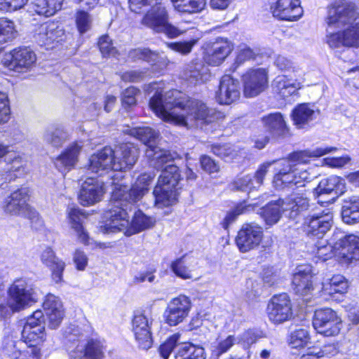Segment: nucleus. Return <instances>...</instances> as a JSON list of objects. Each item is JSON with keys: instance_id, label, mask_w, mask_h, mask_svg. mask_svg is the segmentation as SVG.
Segmentation results:
<instances>
[{"instance_id": "nucleus-1", "label": "nucleus", "mask_w": 359, "mask_h": 359, "mask_svg": "<svg viewBox=\"0 0 359 359\" xmlns=\"http://www.w3.org/2000/svg\"><path fill=\"white\" fill-rule=\"evenodd\" d=\"M336 150L334 147H319L313 150L294 152L287 159L266 162L262 164L254 175H246L236 177L232 182V189L250 192L259 187L272 163L276 164V173L273 178L274 187L279 190L288 189L294 191L304 187L309 182L310 174L302 167L311 157H320Z\"/></svg>"}, {"instance_id": "nucleus-2", "label": "nucleus", "mask_w": 359, "mask_h": 359, "mask_svg": "<svg viewBox=\"0 0 359 359\" xmlns=\"http://www.w3.org/2000/svg\"><path fill=\"white\" fill-rule=\"evenodd\" d=\"M157 86H151L156 91L150 98L149 107L163 121L191 128L213 121L212 110L201 101L177 90L164 92Z\"/></svg>"}, {"instance_id": "nucleus-3", "label": "nucleus", "mask_w": 359, "mask_h": 359, "mask_svg": "<svg viewBox=\"0 0 359 359\" xmlns=\"http://www.w3.org/2000/svg\"><path fill=\"white\" fill-rule=\"evenodd\" d=\"M155 175L154 172L143 173L136 180L131 189L111 176V184L114 187L109 204V208L104 214V225L101 226V231L104 233L115 231H123L126 234L129 226L130 217L128 210L130 206L139 201L149 191ZM119 177H122L120 176Z\"/></svg>"}, {"instance_id": "nucleus-4", "label": "nucleus", "mask_w": 359, "mask_h": 359, "mask_svg": "<svg viewBox=\"0 0 359 359\" xmlns=\"http://www.w3.org/2000/svg\"><path fill=\"white\" fill-rule=\"evenodd\" d=\"M326 43L332 48L359 47V4L335 0L327 7Z\"/></svg>"}, {"instance_id": "nucleus-5", "label": "nucleus", "mask_w": 359, "mask_h": 359, "mask_svg": "<svg viewBox=\"0 0 359 359\" xmlns=\"http://www.w3.org/2000/svg\"><path fill=\"white\" fill-rule=\"evenodd\" d=\"M91 327L70 325L64 331L65 345L71 358L74 359H103L106 351L104 341L90 338Z\"/></svg>"}, {"instance_id": "nucleus-6", "label": "nucleus", "mask_w": 359, "mask_h": 359, "mask_svg": "<svg viewBox=\"0 0 359 359\" xmlns=\"http://www.w3.org/2000/svg\"><path fill=\"white\" fill-rule=\"evenodd\" d=\"M128 4L130 11L136 13H140L146 6H151L142 22L156 32L164 33L170 38L183 34L182 31L168 22V14L162 0H129Z\"/></svg>"}, {"instance_id": "nucleus-7", "label": "nucleus", "mask_w": 359, "mask_h": 359, "mask_svg": "<svg viewBox=\"0 0 359 359\" xmlns=\"http://www.w3.org/2000/svg\"><path fill=\"white\" fill-rule=\"evenodd\" d=\"M309 206V199L305 194H293L285 199L267 203L259 210V215L266 225L271 226L279 222L283 213L290 218H294Z\"/></svg>"}, {"instance_id": "nucleus-8", "label": "nucleus", "mask_w": 359, "mask_h": 359, "mask_svg": "<svg viewBox=\"0 0 359 359\" xmlns=\"http://www.w3.org/2000/svg\"><path fill=\"white\" fill-rule=\"evenodd\" d=\"M161 169V175L153 192L155 204L158 208L172 205L176 202L178 195L177 186L180 180L179 168L175 164H165Z\"/></svg>"}, {"instance_id": "nucleus-9", "label": "nucleus", "mask_w": 359, "mask_h": 359, "mask_svg": "<svg viewBox=\"0 0 359 359\" xmlns=\"http://www.w3.org/2000/svg\"><path fill=\"white\" fill-rule=\"evenodd\" d=\"M128 133L147 147L145 154L148 158L151 159V165L155 168L160 170L165 164L173 161L175 154L161 149L156 145L159 137L158 132L149 127H137L129 129Z\"/></svg>"}, {"instance_id": "nucleus-10", "label": "nucleus", "mask_w": 359, "mask_h": 359, "mask_svg": "<svg viewBox=\"0 0 359 359\" xmlns=\"http://www.w3.org/2000/svg\"><path fill=\"white\" fill-rule=\"evenodd\" d=\"M8 306L13 312H18L36 303L41 294L27 280H15L8 288Z\"/></svg>"}, {"instance_id": "nucleus-11", "label": "nucleus", "mask_w": 359, "mask_h": 359, "mask_svg": "<svg viewBox=\"0 0 359 359\" xmlns=\"http://www.w3.org/2000/svg\"><path fill=\"white\" fill-rule=\"evenodd\" d=\"M29 190L27 187H21L13 191L4 201V209L6 213L12 215H21L28 217L32 223L40 226L43 221L38 212L28 204Z\"/></svg>"}, {"instance_id": "nucleus-12", "label": "nucleus", "mask_w": 359, "mask_h": 359, "mask_svg": "<svg viewBox=\"0 0 359 359\" xmlns=\"http://www.w3.org/2000/svg\"><path fill=\"white\" fill-rule=\"evenodd\" d=\"M333 222L331 209L316 210L305 217L303 228L306 235L311 238H323L330 230Z\"/></svg>"}, {"instance_id": "nucleus-13", "label": "nucleus", "mask_w": 359, "mask_h": 359, "mask_svg": "<svg viewBox=\"0 0 359 359\" xmlns=\"http://www.w3.org/2000/svg\"><path fill=\"white\" fill-rule=\"evenodd\" d=\"M304 72L299 67H294L293 74L277 76L272 83L273 90L280 97L285 99L295 94L302 88L304 81Z\"/></svg>"}, {"instance_id": "nucleus-14", "label": "nucleus", "mask_w": 359, "mask_h": 359, "mask_svg": "<svg viewBox=\"0 0 359 359\" xmlns=\"http://www.w3.org/2000/svg\"><path fill=\"white\" fill-rule=\"evenodd\" d=\"M266 313L269 320L273 324L290 320L293 313L289 295L286 293L273 295L267 305Z\"/></svg>"}, {"instance_id": "nucleus-15", "label": "nucleus", "mask_w": 359, "mask_h": 359, "mask_svg": "<svg viewBox=\"0 0 359 359\" xmlns=\"http://www.w3.org/2000/svg\"><path fill=\"white\" fill-rule=\"evenodd\" d=\"M153 318L151 312H136L132 321V330L139 346L147 350L152 345L151 325Z\"/></svg>"}, {"instance_id": "nucleus-16", "label": "nucleus", "mask_w": 359, "mask_h": 359, "mask_svg": "<svg viewBox=\"0 0 359 359\" xmlns=\"http://www.w3.org/2000/svg\"><path fill=\"white\" fill-rule=\"evenodd\" d=\"M263 238L262 227L255 223L243 224L235 238V243L241 252H248L257 248Z\"/></svg>"}, {"instance_id": "nucleus-17", "label": "nucleus", "mask_w": 359, "mask_h": 359, "mask_svg": "<svg viewBox=\"0 0 359 359\" xmlns=\"http://www.w3.org/2000/svg\"><path fill=\"white\" fill-rule=\"evenodd\" d=\"M191 302L185 295H179L172 299L163 313L165 322L170 326H176L182 323L189 316Z\"/></svg>"}, {"instance_id": "nucleus-18", "label": "nucleus", "mask_w": 359, "mask_h": 359, "mask_svg": "<svg viewBox=\"0 0 359 359\" xmlns=\"http://www.w3.org/2000/svg\"><path fill=\"white\" fill-rule=\"evenodd\" d=\"M244 94L246 97H255L268 86V72L264 68L250 69L243 75Z\"/></svg>"}, {"instance_id": "nucleus-19", "label": "nucleus", "mask_w": 359, "mask_h": 359, "mask_svg": "<svg viewBox=\"0 0 359 359\" xmlns=\"http://www.w3.org/2000/svg\"><path fill=\"white\" fill-rule=\"evenodd\" d=\"M139 156L138 149L131 143H125L113 149L114 171H125L130 169L136 163Z\"/></svg>"}, {"instance_id": "nucleus-20", "label": "nucleus", "mask_w": 359, "mask_h": 359, "mask_svg": "<svg viewBox=\"0 0 359 359\" xmlns=\"http://www.w3.org/2000/svg\"><path fill=\"white\" fill-rule=\"evenodd\" d=\"M269 4L273 15L282 20H297L303 14L299 0H271Z\"/></svg>"}, {"instance_id": "nucleus-21", "label": "nucleus", "mask_w": 359, "mask_h": 359, "mask_svg": "<svg viewBox=\"0 0 359 359\" xmlns=\"http://www.w3.org/2000/svg\"><path fill=\"white\" fill-rule=\"evenodd\" d=\"M106 190L104 183L94 177L87 178L81 185L79 201L83 206H89L102 200Z\"/></svg>"}, {"instance_id": "nucleus-22", "label": "nucleus", "mask_w": 359, "mask_h": 359, "mask_svg": "<svg viewBox=\"0 0 359 359\" xmlns=\"http://www.w3.org/2000/svg\"><path fill=\"white\" fill-rule=\"evenodd\" d=\"M233 49L232 43L225 38H217L205 48L204 60L212 66L222 64Z\"/></svg>"}, {"instance_id": "nucleus-23", "label": "nucleus", "mask_w": 359, "mask_h": 359, "mask_svg": "<svg viewBox=\"0 0 359 359\" xmlns=\"http://www.w3.org/2000/svg\"><path fill=\"white\" fill-rule=\"evenodd\" d=\"M241 95L240 83L229 74L224 75L216 93V100L220 104H231L237 101Z\"/></svg>"}, {"instance_id": "nucleus-24", "label": "nucleus", "mask_w": 359, "mask_h": 359, "mask_svg": "<svg viewBox=\"0 0 359 359\" xmlns=\"http://www.w3.org/2000/svg\"><path fill=\"white\" fill-rule=\"evenodd\" d=\"M337 259L343 263L359 260V237L351 234L344 236L335 243Z\"/></svg>"}, {"instance_id": "nucleus-25", "label": "nucleus", "mask_w": 359, "mask_h": 359, "mask_svg": "<svg viewBox=\"0 0 359 359\" xmlns=\"http://www.w3.org/2000/svg\"><path fill=\"white\" fill-rule=\"evenodd\" d=\"M113 149L105 147L90 156L88 169L91 172L102 175L109 170H114Z\"/></svg>"}, {"instance_id": "nucleus-26", "label": "nucleus", "mask_w": 359, "mask_h": 359, "mask_svg": "<svg viewBox=\"0 0 359 359\" xmlns=\"http://www.w3.org/2000/svg\"><path fill=\"white\" fill-rule=\"evenodd\" d=\"M83 145L78 142L69 144L54 160L55 168L62 174L73 169L79 161V156Z\"/></svg>"}, {"instance_id": "nucleus-27", "label": "nucleus", "mask_w": 359, "mask_h": 359, "mask_svg": "<svg viewBox=\"0 0 359 359\" xmlns=\"http://www.w3.org/2000/svg\"><path fill=\"white\" fill-rule=\"evenodd\" d=\"M320 111L313 104H301L292 111V118L294 125L298 129H308L319 116Z\"/></svg>"}, {"instance_id": "nucleus-28", "label": "nucleus", "mask_w": 359, "mask_h": 359, "mask_svg": "<svg viewBox=\"0 0 359 359\" xmlns=\"http://www.w3.org/2000/svg\"><path fill=\"white\" fill-rule=\"evenodd\" d=\"M11 61L8 68L18 72L29 70L36 60V54L28 48L14 49L10 54Z\"/></svg>"}, {"instance_id": "nucleus-29", "label": "nucleus", "mask_w": 359, "mask_h": 359, "mask_svg": "<svg viewBox=\"0 0 359 359\" xmlns=\"http://www.w3.org/2000/svg\"><path fill=\"white\" fill-rule=\"evenodd\" d=\"M313 273L311 266H299L292 279L293 289L297 294L306 296L314 290Z\"/></svg>"}, {"instance_id": "nucleus-30", "label": "nucleus", "mask_w": 359, "mask_h": 359, "mask_svg": "<svg viewBox=\"0 0 359 359\" xmlns=\"http://www.w3.org/2000/svg\"><path fill=\"white\" fill-rule=\"evenodd\" d=\"M64 30L57 22H46L36 28L34 37L41 46H50L62 40Z\"/></svg>"}, {"instance_id": "nucleus-31", "label": "nucleus", "mask_w": 359, "mask_h": 359, "mask_svg": "<svg viewBox=\"0 0 359 359\" xmlns=\"http://www.w3.org/2000/svg\"><path fill=\"white\" fill-rule=\"evenodd\" d=\"M261 123L265 131L272 137H283L289 133L283 116L280 112L270 113L262 116Z\"/></svg>"}, {"instance_id": "nucleus-32", "label": "nucleus", "mask_w": 359, "mask_h": 359, "mask_svg": "<svg viewBox=\"0 0 359 359\" xmlns=\"http://www.w3.org/2000/svg\"><path fill=\"white\" fill-rule=\"evenodd\" d=\"M346 191V184L344 179L336 175L330 176L320 180L314 190V195L318 198L325 194H332L330 201H334L339 195Z\"/></svg>"}, {"instance_id": "nucleus-33", "label": "nucleus", "mask_w": 359, "mask_h": 359, "mask_svg": "<svg viewBox=\"0 0 359 359\" xmlns=\"http://www.w3.org/2000/svg\"><path fill=\"white\" fill-rule=\"evenodd\" d=\"M43 308L48 318L49 327L52 329L57 328L64 316L62 304L60 299L52 294H48L45 298Z\"/></svg>"}, {"instance_id": "nucleus-34", "label": "nucleus", "mask_w": 359, "mask_h": 359, "mask_svg": "<svg viewBox=\"0 0 359 359\" xmlns=\"http://www.w3.org/2000/svg\"><path fill=\"white\" fill-rule=\"evenodd\" d=\"M68 222L72 229L76 233L78 239L82 243H89V236L83 225V220L86 218L84 212L77 208H69L67 210Z\"/></svg>"}, {"instance_id": "nucleus-35", "label": "nucleus", "mask_w": 359, "mask_h": 359, "mask_svg": "<svg viewBox=\"0 0 359 359\" xmlns=\"http://www.w3.org/2000/svg\"><path fill=\"white\" fill-rule=\"evenodd\" d=\"M198 262L196 258L192 256H183L171 264L172 272L182 279H191L193 273L197 269Z\"/></svg>"}, {"instance_id": "nucleus-36", "label": "nucleus", "mask_w": 359, "mask_h": 359, "mask_svg": "<svg viewBox=\"0 0 359 359\" xmlns=\"http://www.w3.org/2000/svg\"><path fill=\"white\" fill-rule=\"evenodd\" d=\"M22 338L23 342L29 348H32L31 354L34 357H37L39 353V349L36 347L41 345L46 339L45 327L39 326L35 328L23 327Z\"/></svg>"}, {"instance_id": "nucleus-37", "label": "nucleus", "mask_w": 359, "mask_h": 359, "mask_svg": "<svg viewBox=\"0 0 359 359\" xmlns=\"http://www.w3.org/2000/svg\"><path fill=\"white\" fill-rule=\"evenodd\" d=\"M3 164L5 166L4 171L6 175V180H11L24 173L25 162L22 157L16 153L10 152L6 156Z\"/></svg>"}, {"instance_id": "nucleus-38", "label": "nucleus", "mask_w": 359, "mask_h": 359, "mask_svg": "<svg viewBox=\"0 0 359 359\" xmlns=\"http://www.w3.org/2000/svg\"><path fill=\"white\" fill-rule=\"evenodd\" d=\"M25 343L18 340V333L11 332L4 337L2 341L1 353L11 359H19L22 354V348Z\"/></svg>"}, {"instance_id": "nucleus-39", "label": "nucleus", "mask_w": 359, "mask_h": 359, "mask_svg": "<svg viewBox=\"0 0 359 359\" xmlns=\"http://www.w3.org/2000/svg\"><path fill=\"white\" fill-rule=\"evenodd\" d=\"M62 4V0H34L29 5V9L39 15L48 17L60 10Z\"/></svg>"}, {"instance_id": "nucleus-40", "label": "nucleus", "mask_w": 359, "mask_h": 359, "mask_svg": "<svg viewBox=\"0 0 359 359\" xmlns=\"http://www.w3.org/2000/svg\"><path fill=\"white\" fill-rule=\"evenodd\" d=\"M348 288V283L344 276L336 275L323 282L321 292L330 297L335 294H344Z\"/></svg>"}, {"instance_id": "nucleus-41", "label": "nucleus", "mask_w": 359, "mask_h": 359, "mask_svg": "<svg viewBox=\"0 0 359 359\" xmlns=\"http://www.w3.org/2000/svg\"><path fill=\"white\" fill-rule=\"evenodd\" d=\"M154 222L155 220L153 218L147 216L142 211L139 210L135 213L132 221H130L126 235L131 236L149 229L154 226Z\"/></svg>"}, {"instance_id": "nucleus-42", "label": "nucleus", "mask_w": 359, "mask_h": 359, "mask_svg": "<svg viewBox=\"0 0 359 359\" xmlns=\"http://www.w3.org/2000/svg\"><path fill=\"white\" fill-rule=\"evenodd\" d=\"M175 359H205L206 354L203 347L191 343H182L177 346Z\"/></svg>"}, {"instance_id": "nucleus-43", "label": "nucleus", "mask_w": 359, "mask_h": 359, "mask_svg": "<svg viewBox=\"0 0 359 359\" xmlns=\"http://www.w3.org/2000/svg\"><path fill=\"white\" fill-rule=\"evenodd\" d=\"M208 68L202 62L189 64L185 69L184 75L191 83L205 82L209 78Z\"/></svg>"}, {"instance_id": "nucleus-44", "label": "nucleus", "mask_w": 359, "mask_h": 359, "mask_svg": "<svg viewBox=\"0 0 359 359\" xmlns=\"http://www.w3.org/2000/svg\"><path fill=\"white\" fill-rule=\"evenodd\" d=\"M341 217L344 223L353 224L359 222V198L353 197L344 202Z\"/></svg>"}, {"instance_id": "nucleus-45", "label": "nucleus", "mask_w": 359, "mask_h": 359, "mask_svg": "<svg viewBox=\"0 0 359 359\" xmlns=\"http://www.w3.org/2000/svg\"><path fill=\"white\" fill-rule=\"evenodd\" d=\"M238 339L234 335H228L226 337H218L215 341L210 344V350L212 356L219 358L222 354L226 353L235 344Z\"/></svg>"}, {"instance_id": "nucleus-46", "label": "nucleus", "mask_w": 359, "mask_h": 359, "mask_svg": "<svg viewBox=\"0 0 359 359\" xmlns=\"http://www.w3.org/2000/svg\"><path fill=\"white\" fill-rule=\"evenodd\" d=\"M337 248H335V245L333 246L327 240L320 238L315 243V247L311 252L316 255L318 260L325 262L333 257H337Z\"/></svg>"}, {"instance_id": "nucleus-47", "label": "nucleus", "mask_w": 359, "mask_h": 359, "mask_svg": "<svg viewBox=\"0 0 359 359\" xmlns=\"http://www.w3.org/2000/svg\"><path fill=\"white\" fill-rule=\"evenodd\" d=\"M46 143L54 147H60L67 138V133L62 126H50L48 128L43 135Z\"/></svg>"}, {"instance_id": "nucleus-48", "label": "nucleus", "mask_w": 359, "mask_h": 359, "mask_svg": "<svg viewBox=\"0 0 359 359\" xmlns=\"http://www.w3.org/2000/svg\"><path fill=\"white\" fill-rule=\"evenodd\" d=\"M212 151L226 162L231 161L241 154L240 148L231 144H213Z\"/></svg>"}, {"instance_id": "nucleus-49", "label": "nucleus", "mask_w": 359, "mask_h": 359, "mask_svg": "<svg viewBox=\"0 0 359 359\" xmlns=\"http://www.w3.org/2000/svg\"><path fill=\"white\" fill-rule=\"evenodd\" d=\"M255 208V204H246L245 203L238 204L226 214L222 222V227L224 229H228L230 224L234 222L239 215L248 213L254 210Z\"/></svg>"}, {"instance_id": "nucleus-50", "label": "nucleus", "mask_w": 359, "mask_h": 359, "mask_svg": "<svg viewBox=\"0 0 359 359\" xmlns=\"http://www.w3.org/2000/svg\"><path fill=\"white\" fill-rule=\"evenodd\" d=\"M16 36L14 22L6 18H0V46L11 41Z\"/></svg>"}, {"instance_id": "nucleus-51", "label": "nucleus", "mask_w": 359, "mask_h": 359, "mask_svg": "<svg viewBox=\"0 0 359 359\" xmlns=\"http://www.w3.org/2000/svg\"><path fill=\"white\" fill-rule=\"evenodd\" d=\"M309 341V330L304 327H300L292 332L289 338V344L293 348L304 347Z\"/></svg>"}, {"instance_id": "nucleus-52", "label": "nucleus", "mask_w": 359, "mask_h": 359, "mask_svg": "<svg viewBox=\"0 0 359 359\" xmlns=\"http://www.w3.org/2000/svg\"><path fill=\"white\" fill-rule=\"evenodd\" d=\"M341 320L334 311L331 316L330 321L323 325V327L318 329L316 331L326 337L335 336L339 334L341 330Z\"/></svg>"}, {"instance_id": "nucleus-53", "label": "nucleus", "mask_w": 359, "mask_h": 359, "mask_svg": "<svg viewBox=\"0 0 359 359\" xmlns=\"http://www.w3.org/2000/svg\"><path fill=\"white\" fill-rule=\"evenodd\" d=\"M206 4V0H185L176 4V10L181 13H194L201 11Z\"/></svg>"}, {"instance_id": "nucleus-54", "label": "nucleus", "mask_w": 359, "mask_h": 359, "mask_svg": "<svg viewBox=\"0 0 359 359\" xmlns=\"http://www.w3.org/2000/svg\"><path fill=\"white\" fill-rule=\"evenodd\" d=\"M180 334H175L170 337L163 344L159 347V353L164 359H168L173 351L174 348L177 349V346L182 343L180 342Z\"/></svg>"}, {"instance_id": "nucleus-55", "label": "nucleus", "mask_w": 359, "mask_h": 359, "mask_svg": "<svg viewBox=\"0 0 359 359\" xmlns=\"http://www.w3.org/2000/svg\"><path fill=\"white\" fill-rule=\"evenodd\" d=\"M334 313L331 309L325 308L316 311L313 320V326L316 330L323 327L325 323H327L331 316Z\"/></svg>"}, {"instance_id": "nucleus-56", "label": "nucleus", "mask_w": 359, "mask_h": 359, "mask_svg": "<svg viewBox=\"0 0 359 359\" xmlns=\"http://www.w3.org/2000/svg\"><path fill=\"white\" fill-rule=\"evenodd\" d=\"M130 56L132 58L145 60L151 64H154L158 58V54L156 52H152L147 48L134 49L130 52Z\"/></svg>"}, {"instance_id": "nucleus-57", "label": "nucleus", "mask_w": 359, "mask_h": 359, "mask_svg": "<svg viewBox=\"0 0 359 359\" xmlns=\"http://www.w3.org/2000/svg\"><path fill=\"white\" fill-rule=\"evenodd\" d=\"M197 41L198 39H192L188 41L168 43H166V46L173 51L181 53L182 55H187L191 51L193 47L196 44Z\"/></svg>"}, {"instance_id": "nucleus-58", "label": "nucleus", "mask_w": 359, "mask_h": 359, "mask_svg": "<svg viewBox=\"0 0 359 359\" xmlns=\"http://www.w3.org/2000/svg\"><path fill=\"white\" fill-rule=\"evenodd\" d=\"M100 50L104 57H115L117 50L112 43V41L107 35L102 36L98 41Z\"/></svg>"}, {"instance_id": "nucleus-59", "label": "nucleus", "mask_w": 359, "mask_h": 359, "mask_svg": "<svg viewBox=\"0 0 359 359\" xmlns=\"http://www.w3.org/2000/svg\"><path fill=\"white\" fill-rule=\"evenodd\" d=\"M255 53L245 44H241L238 49V54L235 60L236 68L244 63L245 61L254 59Z\"/></svg>"}, {"instance_id": "nucleus-60", "label": "nucleus", "mask_w": 359, "mask_h": 359, "mask_svg": "<svg viewBox=\"0 0 359 359\" xmlns=\"http://www.w3.org/2000/svg\"><path fill=\"white\" fill-rule=\"evenodd\" d=\"M139 89L130 86L126 88L122 95V104L125 107H131L136 104V96L140 94Z\"/></svg>"}, {"instance_id": "nucleus-61", "label": "nucleus", "mask_w": 359, "mask_h": 359, "mask_svg": "<svg viewBox=\"0 0 359 359\" xmlns=\"http://www.w3.org/2000/svg\"><path fill=\"white\" fill-rule=\"evenodd\" d=\"M76 25L80 33H85L90 29L91 18L89 14L85 11H79L76 14Z\"/></svg>"}, {"instance_id": "nucleus-62", "label": "nucleus", "mask_w": 359, "mask_h": 359, "mask_svg": "<svg viewBox=\"0 0 359 359\" xmlns=\"http://www.w3.org/2000/svg\"><path fill=\"white\" fill-rule=\"evenodd\" d=\"M40 258L41 262L47 267H50L56 262L62 261L60 258L56 257L55 252L50 247H45L41 252Z\"/></svg>"}, {"instance_id": "nucleus-63", "label": "nucleus", "mask_w": 359, "mask_h": 359, "mask_svg": "<svg viewBox=\"0 0 359 359\" xmlns=\"http://www.w3.org/2000/svg\"><path fill=\"white\" fill-rule=\"evenodd\" d=\"M10 118V107L8 99L6 93L0 91V124L8 121Z\"/></svg>"}, {"instance_id": "nucleus-64", "label": "nucleus", "mask_w": 359, "mask_h": 359, "mask_svg": "<svg viewBox=\"0 0 359 359\" xmlns=\"http://www.w3.org/2000/svg\"><path fill=\"white\" fill-rule=\"evenodd\" d=\"M45 327L44 326V316L41 310H36L32 316L27 318L24 327H29L30 328H35L36 327Z\"/></svg>"}]
</instances>
